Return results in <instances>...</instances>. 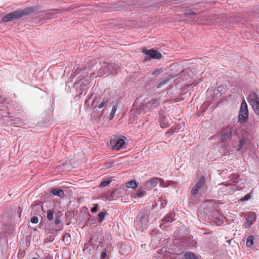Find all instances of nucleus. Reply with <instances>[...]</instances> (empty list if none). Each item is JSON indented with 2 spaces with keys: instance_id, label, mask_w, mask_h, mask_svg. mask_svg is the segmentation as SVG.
<instances>
[{
  "instance_id": "f257e3e1",
  "label": "nucleus",
  "mask_w": 259,
  "mask_h": 259,
  "mask_svg": "<svg viewBox=\"0 0 259 259\" xmlns=\"http://www.w3.org/2000/svg\"><path fill=\"white\" fill-rule=\"evenodd\" d=\"M34 8H26L23 10L10 13L3 17V21L4 22H8L19 19L27 14L32 13L34 12Z\"/></svg>"
},
{
  "instance_id": "f03ea898",
  "label": "nucleus",
  "mask_w": 259,
  "mask_h": 259,
  "mask_svg": "<svg viewBox=\"0 0 259 259\" xmlns=\"http://www.w3.org/2000/svg\"><path fill=\"white\" fill-rule=\"evenodd\" d=\"M241 131L242 130L237 125H229L221 131V140L223 142H226L230 139L233 134L238 135Z\"/></svg>"
},
{
  "instance_id": "7ed1b4c3",
  "label": "nucleus",
  "mask_w": 259,
  "mask_h": 259,
  "mask_svg": "<svg viewBox=\"0 0 259 259\" xmlns=\"http://www.w3.org/2000/svg\"><path fill=\"white\" fill-rule=\"evenodd\" d=\"M125 137L116 136L112 139L109 143H108V147L113 150H119L125 147Z\"/></svg>"
},
{
  "instance_id": "20e7f679",
  "label": "nucleus",
  "mask_w": 259,
  "mask_h": 259,
  "mask_svg": "<svg viewBox=\"0 0 259 259\" xmlns=\"http://www.w3.org/2000/svg\"><path fill=\"white\" fill-rule=\"evenodd\" d=\"M247 100L254 113L259 115V96L254 92H251L249 94Z\"/></svg>"
},
{
  "instance_id": "39448f33",
  "label": "nucleus",
  "mask_w": 259,
  "mask_h": 259,
  "mask_svg": "<svg viewBox=\"0 0 259 259\" xmlns=\"http://www.w3.org/2000/svg\"><path fill=\"white\" fill-rule=\"evenodd\" d=\"M248 110L247 103L243 100L241 104L238 115V121L240 122L246 121L248 117Z\"/></svg>"
},
{
  "instance_id": "423d86ee",
  "label": "nucleus",
  "mask_w": 259,
  "mask_h": 259,
  "mask_svg": "<svg viewBox=\"0 0 259 259\" xmlns=\"http://www.w3.org/2000/svg\"><path fill=\"white\" fill-rule=\"evenodd\" d=\"M241 214L245 217L246 220L243 224V226L245 228H249L255 220V213L253 211H246L245 212H242Z\"/></svg>"
},
{
  "instance_id": "0eeeda50",
  "label": "nucleus",
  "mask_w": 259,
  "mask_h": 259,
  "mask_svg": "<svg viewBox=\"0 0 259 259\" xmlns=\"http://www.w3.org/2000/svg\"><path fill=\"white\" fill-rule=\"evenodd\" d=\"M143 52L148 56V58H146L145 60H146L149 58L152 59H160L162 57L161 54L159 53L156 50L151 49L149 50H147L146 49H143Z\"/></svg>"
},
{
  "instance_id": "6e6552de",
  "label": "nucleus",
  "mask_w": 259,
  "mask_h": 259,
  "mask_svg": "<svg viewBox=\"0 0 259 259\" xmlns=\"http://www.w3.org/2000/svg\"><path fill=\"white\" fill-rule=\"evenodd\" d=\"M205 181L204 177H201L197 182L195 186L191 191V193L192 195L195 196L198 194L200 189L204 186Z\"/></svg>"
},
{
  "instance_id": "1a4fd4ad",
  "label": "nucleus",
  "mask_w": 259,
  "mask_h": 259,
  "mask_svg": "<svg viewBox=\"0 0 259 259\" xmlns=\"http://www.w3.org/2000/svg\"><path fill=\"white\" fill-rule=\"evenodd\" d=\"M159 179L157 178H153L150 179L149 181L146 182L144 184V187L147 190L152 189L155 187L158 183Z\"/></svg>"
},
{
  "instance_id": "9d476101",
  "label": "nucleus",
  "mask_w": 259,
  "mask_h": 259,
  "mask_svg": "<svg viewBox=\"0 0 259 259\" xmlns=\"http://www.w3.org/2000/svg\"><path fill=\"white\" fill-rule=\"evenodd\" d=\"M247 139L246 137H242L239 140V143L237 146V151H242L247 144Z\"/></svg>"
},
{
  "instance_id": "9b49d317",
  "label": "nucleus",
  "mask_w": 259,
  "mask_h": 259,
  "mask_svg": "<svg viewBox=\"0 0 259 259\" xmlns=\"http://www.w3.org/2000/svg\"><path fill=\"white\" fill-rule=\"evenodd\" d=\"M50 192L53 195L58 196L60 198H63L64 196L63 191L59 188H52Z\"/></svg>"
},
{
  "instance_id": "f8f14e48",
  "label": "nucleus",
  "mask_w": 259,
  "mask_h": 259,
  "mask_svg": "<svg viewBox=\"0 0 259 259\" xmlns=\"http://www.w3.org/2000/svg\"><path fill=\"white\" fill-rule=\"evenodd\" d=\"M146 195V191L142 190V189H139L137 192V193L133 194L132 197L134 199H137V198H142V197L145 196Z\"/></svg>"
},
{
  "instance_id": "ddd939ff",
  "label": "nucleus",
  "mask_w": 259,
  "mask_h": 259,
  "mask_svg": "<svg viewBox=\"0 0 259 259\" xmlns=\"http://www.w3.org/2000/svg\"><path fill=\"white\" fill-rule=\"evenodd\" d=\"M159 103V101L158 99H152L148 103H147L146 106L148 108H152L157 106Z\"/></svg>"
},
{
  "instance_id": "4468645a",
  "label": "nucleus",
  "mask_w": 259,
  "mask_h": 259,
  "mask_svg": "<svg viewBox=\"0 0 259 259\" xmlns=\"http://www.w3.org/2000/svg\"><path fill=\"white\" fill-rule=\"evenodd\" d=\"M176 213L174 211L171 212L170 214L166 217L163 219L162 221L164 222H172L176 220L175 219Z\"/></svg>"
},
{
  "instance_id": "2eb2a0df",
  "label": "nucleus",
  "mask_w": 259,
  "mask_h": 259,
  "mask_svg": "<svg viewBox=\"0 0 259 259\" xmlns=\"http://www.w3.org/2000/svg\"><path fill=\"white\" fill-rule=\"evenodd\" d=\"M176 213L174 211L171 212L170 214L166 217L163 219L162 221L164 222H172L176 220L175 219Z\"/></svg>"
},
{
  "instance_id": "dca6fc26",
  "label": "nucleus",
  "mask_w": 259,
  "mask_h": 259,
  "mask_svg": "<svg viewBox=\"0 0 259 259\" xmlns=\"http://www.w3.org/2000/svg\"><path fill=\"white\" fill-rule=\"evenodd\" d=\"M126 186L128 188L135 189L137 187V184L135 181L131 180L126 183Z\"/></svg>"
},
{
  "instance_id": "f3484780",
  "label": "nucleus",
  "mask_w": 259,
  "mask_h": 259,
  "mask_svg": "<svg viewBox=\"0 0 259 259\" xmlns=\"http://www.w3.org/2000/svg\"><path fill=\"white\" fill-rule=\"evenodd\" d=\"M185 259H198L194 253L190 252H186L185 254Z\"/></svg>"
},
{
  "instance_id": "a211bd4d",
  "label": "nucleus",
  "mask_w": 259,
  "mask_h": 259,
  "mask_svg": "<svg viewBox=\"0 0 259 259\" xmlns=\"http://www.w3.org/2000/svg\"><path fill=\"white\" fill-rule=\"evenodd\" d=\"M254 237L252 235L249 236L246 240V245L247 246L250 247L253 245V243Z\"/></svg>"
},
{
  "instance_id": "6ab92c4d",
  "label": "nucleus",
  "mask_w": 259,
  "mask_h": 259,
  "mask_svg": "<svg viewBox=\"0 0 259 259\" xmlns=\"http://www.w3.org/2000/svg\"><path fill=\"white\" fill-rule=\"evenodd\" d=\"M109 102V100L108 98H104L102 102L99 104V108H102L105 106H106Z\"/></svg>"
},
{
  "instance_id": "aec40b11",
  "label": "nucleus",
  "mask_w": 259,
  "mask_h": 259,
  "mask_svg": "<svg viewBox=\"0 0 259 259\" xmlns=\"http://www.w3.org/2000/svg\"><path fill=\"white\" fill-rule=\"evenodd\" d=\"M111 182V179H108L107 180H106L103 182H102L100 185V187H105L107 186Z\"/></svg>"
},
{
  "instance_id": "412c9836",
  "label": "nucleus",
  "mask_w": 259,
  "mask_h": 259,
  "mask_svg": "<svg viewBox=\"0 0 259 259\" xmlns=\"http://www.w3.org/2000/svg\"><path fill=\"white\" fill-rule=\"evenodd\" d=\"M107 214V211H101L99 213V219L98 221L99 222H101L104 219L105 215Z\"/></svg>"
},
{
  "instance_id": "4be33fe9",
  "label": "nucleus",
  "mask_w": 259,
  "mask_h": 259,
  "mask_svg": "<svg viewBox=\"0 0 259 259\" xmlns=\"http://www.w3.org/2000/svg\"><path fill=\"white\" fill-rule=\"evenodd\" d=\"M116 110H117L116 106H115L112 107V109L111 110V112L110 113V115H109V118L110 120L112 119L113 118Z\"/></svg>"
},
{
  "instance_id": "5701e85b",
  "label": "nucleus",
  "mask_w": 259,
  "mask_h": 259,
  "mask_svg": "<svg viewBox=\"0 0 259 259\" xmlns=\"http://www.w3.org/2000/svg\"><path fill=\"white\" fill-rule=\"evenodd\" d=\"M251 198V195L250 194H247L244 197L242 198L239 200V201L243 202L245 201L248 200Z\"/></svg>"
},
{
  "instance_id": "b1692460",
  "label": "nucleus",
  "mask_w": 259,
  "mask_h": 259,
  "mask_svg": "<svg viewBox=\"0 0 259 259\" xmlns=\"http://www.w3.org/2000/svg\"><path fill=\"white\" fill-rule=\"evenodd\" d=\"M33 209H34L35 210H40L41 209H42V206L40 203H37L34 205V208Z\"/></svg>"
},
{
  "instance_id": "393cba45",
  "label": "nucleus",
  "mask_w": 259,
  "mask_h": 259,
  "mask_svg": "<svg viewBox=\"0 0 259 259\" xmlns=\"http://www.w3.org/2000/svg\"><path fill=\"white\" fill-rule=\"evenodd\" d=\"M168 125V123L165 121V120L161 119L160 121V126L161 127L164 128Z\"/></svg>"
},
{
  "instance_id": "a878e982",
  "label": "nucleus",
  "mask_w": 259,
  "mask_h": 259,
  "mask_svg": "<svg viewBox=\"0 0 259 259\" xmlns=\"http://www.w3.org/2000/svg\"><path fill=\"white\" fill-rule=\"evenodd\" d=\"M53 211H48L47 218L49 220H52L53 218Z\"/></svg>"
},
{
  "instance_id": "bb28decb",
  "label": "nucleus",
  "mask_w": 259,
  "mask_h": 259,
  "mask_svg": "<svg viewBox=\"0 0 259 259\" xmlns=\"http://www.w3.org/2000/svg\"><path fill=\"white\" fill-rule=\"evenodd\" d=\"M31 222L33 224H36L38 222V219L37 217H32L31 218Z\"/></svg>"
},
{
  "instance_id": "cd10ccee",
  "label": "nucleus",
  "mask_w": 259,
  "mask_h": 259,
  "mask_svg": "<svg viewBox=\"0 0 259 259\" xmlns=\"http://www.w3.org/2000/svg\"><path fill=\"white\" fill-rule=\"evenodd\" d=\"M106 67H107V65L106 64H104V66H103L102 67H104V70H103V72H100L99 75H101L102 74L105 73V72H107L108 70V67L106 68Z\"/></svg>"
},
{
  "instance_id": "c85d7f7f",
  "label": "nucleus",
  "mask_w": 259,
  "mask_h": 259,
  "mask_svg": "<svg viewBox=\"0 0 259 259\" xmlns=\"http://www.w3.org/2000/svg\"><path fill=\"white\" fill-rule=\"evenodd\" d=\"M159 179V182L160 183V186L162 187H166L167 185L164 184L163 181L161 180L160 179Z\"/></svg>"
},
{
  "instance_id": "c756f323",
  "label": "nucleus",
  "mask_w": 259,
  "mask_h": 259,
  "mask_svg": "<svg viewBox=\"0 0 259 259\" xmlns=\"http://www.w3.org/2000/svg\"><path fill=\"white\" fill-rule=\"evenodd\" d=\"M166 82H167V80H162L161 82H160L158 84V85H157V88H160L162 86V85L165 84L166 83Z\"/></svg>"
},
{
  "instance_id": "7c9ffc66",
  "label": "nucleus",
  "mask_w": 259,
  "mask_h": 259,
  "mask_svg": "<svg viewBox=\"0 0 259 259\" xmlns=\"http://www.w3.org/2000/svg\"><path fill=\"white\" fill-rule=\"evenodd\" d=\"M185 14L186 15H195V13L194 12L190 10V11H188V12H186L185 13Z\"/></svg>"
},
{
  "instance_id": "2f4dec72",
  "label": "nucleus",
  "mask_w": 259,
  "mask_h": 259,
  "mask_svg": "<svg viewBox=\"0 0 259 259\" xmlns=\"http://www.w3.org/2000/svg\"><path fill=\"white\" fill-rule=\"evenodd\" d=\"M107 256V253L106 252H103L101 255V259H105Z\"/></svg>"
},
{
  "instance_id": "473e14b6",
  "label": "nucleus",
  "mask_w": 259,
  "mask_h": 259,
  "mask_svg": "<svg viewBox=\"0 0 259 259\" xmlns=\"http://www.w3.org/2000/svg\"><path fill=\"white\" fill-rule=\"evenodd\" d=\"M160 70L159 69H157L155 71H153L152 73V74H158L160 73Z\"/></svg>"
},
{
  "instance_id": "72a5a7b5",
  "label": "nucleus",
  "mask_w": 259,
  "mask_h": 259,
  "mask_svg": "<svg viewBox=\"0 0 259 259\" xmlns=\"http://www.w3.org/2000/svg\"><path fill=\"white\" fill-rule=\"evenodd\" d=\"M98 209V206L96 205L93 208H91V210H97Z\"/></svg>"
},
{
  "instance_id": "f704fd0d",
  "label": "nucleus",
  "mask_w": 259,
  "mask_h": 259,
  "mask_svg": "<svg viewBox=\"0 0 259 259\" xmlns=\"http://www.w3.org/2000/svg\"><path fill=\"white\" fill-rule=\"evenodd\" d=\"M60 222H61V221H60V220H59V219H56V220H55V224L56 225H58V224H60Z\"/></svg>"
},
{
  "instance_id": "c9c22d12",
  "label": "nucleus",
  "mask_w": 259,
  "mask_h": 259,
  "mask_svg": "<svg viewBox=\"0 0 259 259\" xmlns=\"http://www.w3.org/2000/svg\"><path fill=\"white\" fill-rule=\"evenodd\" d=\"M213 23L211 21H208L204 23V24H212Z\"/></svg>"
},
{
  "instance_id": "e433bc0d",
  "label": "nucleus",
  "mask_w": 259,
  "mask_h": 259,
  "mask_svg": "<svg viewBox=\"0 0 259 259\" xmlns=\"http://www.w3.org/2000/svg\"><path fill=\"white\" fill-rule=\"evenodd\" d=\"M201 20H202V21L205 20V19L204 17L203 16V17L201 18Z\"/></svg>"
},
{
  "instance_id": "4c0bfd02",
  "label": "nucleus",
  "mask_w": 259,
  "mask_h": 259,
  "mask_svg": "<svg viewBox=\"0 0 259 259\" xmlns=\"http://www.w3.org/2000/svg\"><path fill=\"white\" fill-rule=\"evenodd\" d=\"M32 259H38V258H36V257H33Z\"/></svg>"
},
{
  "instance_id": "58836bf2",
  "label": "nucleus",
  "mask_w": 259,
  "mask_h": 259,
  "mask_svg": "<svg viewBox=\"0 0 259 259\" xmlns=\"http://www.w3.org/2000/svg\"><path fill=\"white\" fill-rule=\"evenodd\" d=\"M45 259H48V257H46Z\"/></svg>"
},
{
  "instance_id": "ea45409f",
  "label": "nucleus",
  "mask_w": 259,
  "mask_h": 259,
  "mask_svg": "<svg viewBox=\"0 0 259 259\" xmlns=\"http://www.w3.org/2000/svg\"><path fill=\"white\" fill-rule=\"evenodd\" d=\"M45 259H48V257H46Z\"/></svg>"
}]
</instances>
